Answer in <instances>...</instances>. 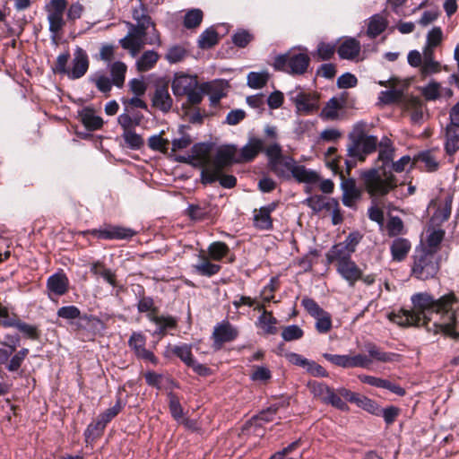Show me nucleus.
<instances>
[{
	"label": "nucleus",
	"mask_w": 459,
	"mask_h": 459,
	"mask_svg": "<svg viewBox=\"0 0 459 459\" xmlns=\"http://www.w3.org/2000/svg\"><path fill=\"white\" fill-rule=\"evenodd\" d=\"M412 310H401L393 313L389 318L401 326H426L428 331L435 333L459 337V315L456 313V303L454 294H448L435 300L427 293H417L411 297Z\"/></svg>",
	"instance_id": "1"
},
{
	"label": "nucleus",
	"mask_w": 459,
	"mask_h": 459,
	"mask_svg": "<svg viewBox=\"0 0 459 459\" xmlns=\"http://www.w3.org/2000/svg\"><path fill=\"white\" fill-rule=\"evenodd\" d=\"M377 146L378 156L377 165L374 168L366 169L361 173V180L366 191L375 197L384 196L397 186V179L390 169L394 160V148L391 140L384 137Z\"/></svg>",
	"instance_id": "2"
},
{
	"label": "nucleus",
	"mask_w": 459,
	"mask_h": 459,
	"mask_svg": "<svg viewBox=\"0 0 459 459\" xmlns=\"http://www.w3.org/2000/svg\"><path fill=\"white\" fill-rule=\"evenodd\" d=\"M132 16L136 24L126 23L128 33L119 39V44L124 49L128 50L132 57H135L145 44L160 46V39L146 6L142 2L133 9Z\"/></svg>",
	"instance_id": "3"
},
{
	"label": "nucleus",
	"mask_w": 459,
	"mask_h": 459,
	"mask_svg": "<svg viewBox=\"0 0 459 459\" xmlns=\"http://www.w3.org/2000/svg\"><path fill=\"white\" fill-rule=\"evenodd\" d=\"M378 144L377 136L369 134L365 122L356 123L348 134L347 159L345 165L350 174L358 162H364L368 155L376 152Z\"/></svg>",
	"instance_id": "4"
},
{
	"label": "nucleus",
	"mask_w": 459,
	"mask_h": 459,
	"mask_svg": "<svg viewBox=\"0 0 459 459\" xmlns=\"http://www.w3.org/2000/svg\"><path fill=\"white\" fill-rule=\"evenodd\" d=\"M237 147L235 145H227L221 148L213 160H211L205 151L203 155L199 157V163L202 165L203 169L201 172V180L203 184H212L217 181L219 174L222 170L236 163Z\"/></svg>",
	"instance_id": "5"
},
{
	"label": "nucleus",
	"mask_w": 459,
	"mask_h": 459,
	"mask_svg": "<svg viewBox=\"0 0 459 459\" xmlns=\"http://www.w3.org/2000/svg\"><path fill=\"white\" fill-rule=\"evenodd\" d=\"M271 170L280 178L293 177L299 182L316 183L319 180L318 174L305 166L298 164L290 156H282L270 166Z\"/></svg>",
	"instance_id": "6"
},
{
	"label": "nucleus",
	"mask_w": 459,
	"mask_h": 459,
	"mask_svg": "<svg viewBox=\"0 0 459 459\" xmlns=\"http://www.w3.org/2000/svg\"><path fill=\"white\" fill-rule=\"evenodd\" d=\"M171 88L177 97L186 96L191 105H198L202 102L201 84L198 83L195 75L178 73L174 75Z\"/></svg>",
	"instance_id": "7"
},
{
	"label": "nucleus",
	"mask_w": 459,
	"mask_h": 459,
	"mask_svg": "<svg viewBox=\"0 0 459 459\" xmlns=\"http://www.w3.org/2000/svg\"><path fill=\"white\" fill-rule=\"evenodd\" d=\"M309 64L310 58L307 53L293 51L277 56L273 66L291 75H301L307 72Z\"/></svg>",
	"instance_id": "8"
},
{
	"label": "nucleus",
	"mask_w": 459,
	"mask_h": 459,
	"mask_svg": "<svg viewBox=\"0 0 459 459\" xmlns=\"http://www.w3.org/2000/svg\"><path fill=\"white\" fill-rule=\"evenodd\" d=\"M439 270L436 254L425 248L417 250L413 256L411 275L419 280L433 278Z\"/></svg>",
	"instance_id": "9"
},
{
	"label": "nucleus",
	"mask_w": 459,
	"mask_h": 459,
	"mask_svg": "<svg viewBox=\"0 0 459 459\" xmlns=\"http://www.w3.org/2000/svg\"><path fill=\"white\" fill-rule=\"evenodd\" d=\"M290 100L295 105L299 115L312 114L319 108L318 97L315 93L307 92L301 88H296L289 92Z\"/></svg>",
	"instance_id": "10"
},
{
	"label": "nucleus",
	"mask_w": 459,
	"mask_h": 459,
	"mask_svg": "<svg viewBox=\"0 0 459 459\" xmlns=\"http://www.w3.org/2000/svg\"><path fill=\"white\" fill-rule=\"evenodd\" d=\"M66 0H50L46 5L48 13V21L49 23V31L55 39L62 30L65 22L64 20V13L66 8Z\"/></svg>",
	"instance_id": "11"
},
{
	"label": "nucleus",
	"mask_w": 459,
	"mask_h": 459,
	"mask_svg": "<svg viewBox=\"0 0 459 459\" xmlns=\"http://www.w3.org/2000/svg\"><path fill=\"white\" fill-rule=\"evenodd\" d=\"M83 234H91L100 239L112 240L129 239L136 234V231L126 227L117 225H107L104 228L84 231Z\"/></svg>",
	"instance_id": "12"
},
{
	"label": "nucleus",
	"mask_w": 459,
	"mask_h": 459,
	"mask_svg": "<svg viewBox=\"0 0 459 459\" xmlns=\"http://www.w3.org/2000/svg\"><path fill=\"white\" fill-rule=\"evenodd\" d=\"M264 141L258 137H250L247 143L239 150H237L236 163L253 161L257 155L264 152Z\"/></svg>",
	"instance_id": "13"
},
{
	"label": "nucleus",
	"mask_w": 459,
	"mask_h": 459,
	"mask_svg": "<svg viewBox=\"0 0 459 459\" xmlns=\"http://www.w3.org/2000/svg\"><path fill=\"white\" fill-rule=\"evenodd\" d=\"M73 56L74 57L71 67H69L68 78L76 80L82 78L87 73L90 62L86 51L81 47L75 48Z\"/></svg>",
	"instance_id": "14"
},
{
	"label": "nucleus",
	"mask_w": 459,
	"mask_h": 459,
	"mask_svg": "<svg viewBox=\"0 0 459 459\" xmlns=\"http://www.w3.org/2000/svg\"><path fill=\"white\" fill-rule=\"evenodd\" d=\"M145 342L146 338L141 333H133L128 340V345L137 358L157 364V358L152 351L145 349Z\"/></svg>",
	"instance_id": "15"
},
{
	"label": "nucleus",
	"mask_w": 459,
	"mask_h": 459,
	"mask_svg": "<svg viewBox=\"0 0 459 459\" xmlns=\"http://www.w3.org/2000/svg\"><path fill=\"white\" fill-rule=\"evenodd\" d=\"M69 288V280L63 272L56 273L50 275L47 280L48 295L60 297L65 295Z\"/></svg>",
	"instance_id": "16"
},
{
	"label": "nucleus",
	"mask_w": 459,
	"mask_h": 459,
	"mask_svg": "<svg viewBox=\"0 0 459 459\" xmlns=\"http://www.w3.org/2000/svg\"><path fill=\"white\" fill-rule=\"evenodd\" d=\"M227 86L228 83L222 80H215L202 83V99L204 98V94H208L211 104L215 106L226 95Z\"/></svg>",
	"instance_id": "17"
},
{
	"label": "nucleus",
	"mask_w": 459,
	"mask_h": 459,
	"mask_svg": "<svg viewBox=\"0 0 459 459\" xmlns=\"http://www.w3.org/2000/svg\"><path fill=\"white\" fill-rule=\"evenodd\" d=\"M238 334V331L236 327L228 321H223L214 327L212 333L214 344L217 348H220L222 343L235 340Z\"/></svg>",
	"instance_id": "18"
},
{
	"label": "nucleus",
	"mask_w": 459,
	"mask_h": 459,
	"mask_svg": "<svg viewBox=\"0 0 459 459\" xmlns=\"http://www.w3.org/2000/svg\"><path fill=\"white\" fill-rule=\"evenodd\" d=\"M336 271L351 287L361 278V269L352 259L336 264Z\"/></svg>",
	"instance_id": "19"
},
{
	"label": "nucleus",
	"mask_w": 459,
	"mask_h": 459,
	"mask_svg": "<svg viewBox=\"0 0 459 459\" xmlns=\"http://www.w3.org/2000/svg\"><path fill=\"white\" fill-rule=\"evenodd\" d=\"M359 379L367 385H369L371 386L378 387V388H384L386 390H389L393 394H395L399 396H403L405 394V390L400 386L399 385H396L394 383L390 382L387 379L368 376V375H359Z\"/></svg>",
	"instance_id": "20"
},
{
	"label": "nucleus",
	"mask_w": 459,
	"mask_h": 459,
	"mask_svg": "<svg viewBox=\"0 0 459 459\" xmlns=\"http://www.w3.org/2000/svg\"><path fill=\"white\" fill-rule=\"evenodd\" d=\"M459 150V124L451 121L446 126L445 151L448 156H453Z\"/></svg>",
	"instance_id": "21"
},
{
	"label": "nucleus",
	"mask_w": 459,
	"mask_h": 459,
	"mask_svg": "<svg viewBox=\"0 0 459 459\" xmlns=\"http://www.w3.org/2000/svg\"><path fill=\"white\" fill-rule=\"evenodd\" d=\"M360 52V43L354 38H346L338 47L337 53L342 59L353 60Z\"/></svg>",
	"instance_id": "22"
},
{
	"label": "nucleus",
	"mask_w": 459,
	"mask_h": 459,
	"mask_svg": "<svg viewBox=\"0 0 459 459\" xmlns=\"http://www.w3.org/2000/svg\"><path fill=\"white\" fill-rule=\"evenodd\" d=\"M152 100V105L162 112L169 111L173 104L169 89L165 85L156 87Z\"/></svg>",
	"instance_id": "23"
},
{
	"label": "nucleus",
	"mask_w": 459,
	"mask_h": 459,
	"mask_svg": "<svg viewBox=\"0 0 459 459\" xmlns=\"http://www.w3.org/2000/svg\"><path fill=\"white\" fill-rule=\"evenodd\" d=\"M442 65L435 60L434 51H423V61L420 67V74L422 78L440 73Z\"/></svg>",
	"instance_id": "24"
},
{
	"label": "nucleus",
	"mask_w": 459,
	"mask_h": 459,
	"mask_svg": "<svg viewBox=\"0 0 459 459\" xmlns=\"http://www.w3.org/2000/svg\"><path fill=\"white\" fill-rule=\"evenodd\" d=\"M411 247V242L407 238H394L390 246L392 259L395 262L403 261L408 255Z\"/></svg>",
	"instance_id": "25"
},
{
	"label": "nucleus",
	"mask_w": 459,
	"mask_h": 459,
	"mask_svg": "<svg viewBox=\"0 0 459 459\" xmlns=\"http://www.w3.org/2000/svg\"><path fill=\"white\" fill-rule=\"evenodd\" d=\"M366 350L372 361L377 360L379 362H394L397 361L400 357L398 354L394 352H386L378 348L376 344L368 342L366 344Z\"/></svg>",
	"instance_id": "26"
},
{
	"label": "nucleus",
	"mask_w": 459,
	"mask_h": 459,
	"mask_svg": "<svg viewBox=\"0 0 459 459\" xmlns=\"http://www.w3.org/2000/svg\"><path fill=\"white\" fill-rule=\"evenodd\" d=\"M351 255L352 253L348 251L341 243H337L329 249L325 256L328 264L335 263L336 264H340L341 263L351 259Z\"/></svg>",
	"instance_id": "27"
},
{
	"label": "nucleus",
	"mask_w": 459,
	"mask_h": 459,
	"mask_svg": "<svg viewBox=\"0 0 459 459\" xmlns=\"http://www.w3.org/2000/svg\"><path fill=\"white\" fill-rule=\"evenodd\" d=\"M341 186L342 189L343 204L348 207L353 206L355 201L359 196V193L356 187L354 180L351 178L342 180Z\"/></svg>",
	"instance_id": "28"
},
{
	"label": "nucleus",
	"mask_w": 459,
	"mask_h": 459,
	"mask_svg": "<svg viewBox=\"0 0 459 459\" xmlns=\"http://www.w3.org/2000/svg\"><path fill=\"white\" fill-rule=\"evenodd\" d=\"M109 73L111 75L110 80L112 81L113 84L121 89L126 81V74L127 71L126 65L122 61H116L113 62L108 65Z\"/></svg>",
	"instance_id": "29"
},
{
	"label": "nucleus",
	"mask_w": 459,
	"mask_h": 459,
	"mask_svg": "<svg viewBox=\"0 0 459 459\" xmlns=\"http://www.w3.org/2000/svg\"><path fill=\"white\" fill-rule=\"evenodd\" d=\"M453 196L447 195L440 201L436 212L432 216L433 223H441L448 220L451 214Z\"/></svg>",
	"instance_id": "30"
},
{
	"label": "nucleus",
	"mask_w": 459,
	"mask_h": 459,
	"mask_svg": "<svg viewBox=\"0 0 459 459\" xmlns=\"http://www.w3.org/2000/svg\"><path fill=\"white\" fill-rule=\"evenodd\" d=\"M89 80L94 83L98 91L103 93L106 97L109 95L112 86L114 85L110 78L102 71H98L92 74Z\"/></svg>",
	"instance_id": "31"
},
{
	"label": "nucleus",
	"mask_w": 459,
	"mask_h": 459,
	"mask_svg": "<svg viewBox=\"0 0 459 459\" xmlns=\"http://www.w3.org/2000/svg\"><path fill=\"white\" fill-rule=\"evenodd\" d=\"M149 320L154 323L158 327L155 330V334H165L168 329L176 327L177 322L172 316H157L155 314L147 315Z\"/></svg>",
	"instance_id": "32"
},
{
	"label": "nucleus",
	"mask_w": 459,
	"mask_h": 459,
	"mask_svg": "<svg viewBox=\"0 0 459 459\" xmlns=\"http://www.w3.org/2000/svg\"><path fill=\"white\" fill-rule=\"evenodd\" d=\"M159 57V54L154 50L144 51L135 62L136 69L139 72L151 70L158 62Z\"/></svg>",
	"instance_id": "33"
},
{
	"label": "nucleus",
	"mask_w": 459,
	"mask_h": 459,
	"mask_svg": "<svg viewBox=\"0 0 459 459\" xmlns=\"http://www.w3.org/2000/svg\"><path fill=\"white\" fill-rule=\"evenodd\" d=\"M445 237V230L442 229H436L434 227H429L427 230V245L428 249L427 251H431L434 254L437 252V250L439 247V245L441 244L442 240Z\"/></svg>",
	"instance_id": "34"
},
{
	"label": "nucleus",
	"mask_w": 459,
	"mask_h": 459,
	"mask_svg": "<svg viewBox=\"0 0 459 459\" xmlns=\"http://www.w3.org/2000/svg\"><path fill=\"white\" fill-rule=\"evenodd\" d=\"M277 319L271 312L264 310L257 320V326L261 328L266 334H275L277 333Z\"/></svg>",
	"instance_id": "35"
},
{
	"label": "nucleus",
	"mask_w": 459,
	"mask_h": 459,
	"mask_svg": "<svg viewBox=\"0 0 459 459\" xmlns=\"http://www.w3.org/2000/svg\"><path fill=\"white\" fill-rule=\"evenodd\" d=\"M407 111L410 113L411 120L413 123H420L424 117L423 103L420 99L411 98L406 104Z\"/></svg>",
	"instance_id": "36"
},
{
	"label": "nucleus",
	"mask_w": 459,
	"mask_h": 459,
	"mask_svg": "<svg viewBox=\"0 0 459 459\" xmlns=\"http://www.w3.org/2000/svg\"><path fill=\"white\" fill-rule=\"evenodd\" d=\"M81 120L86 128L90 130H97L103 125V120L97 116L92 109L84 108L80 114Z\"/></svg>",
	"instance_id": "37"
},
{
	"label": "nucleus",
	"mask_w": 459,
	"mask_h": 459,
	"mask_svg": "<svg viewBox=\"0 0 459 459\" xmlns=\"http://www.w3.org/2000/svg\"><path fill=\"white\" fill-rule=\"evenodd\" d=\"M307 388L315 398L319 399L323 403H325L327 397H329V394L333 389L326 384L317 381H309L307 383Z\"/></svg>",
	"instance_id": "38"
},
{
	"label": "nucleus",
	"mask_w": 459,
	"mask_h": 459,
	"mask_svg": "<svg viewBox=\"0 0 459 459\" xmlns=\"http://www.w3.org/2000/svg\"><path fill=\"white\" fill-rule=\"evenodd\" d=\"M387 22L385 19L379 15L375 14L369 19L367 34L370 38H375L381 34L386 28Z\"/></svg>",
	"instance_id": "39"
},
{
	"label": "nucleus",
	"mask_w": 459,
	"mask_h": 459,
	"mask_svg": "<svg viewBox=\"0 0 459 459\" xmlns=\"http://www.w3.org/2000/svg\"><path fill=\"white\" fill-rule=\"evenodd\" d=\"M194 269L202 276L211 277L220 271L221 265L212 264L206 257H203L199 263L194 265Z\"/></svg>",
	"instance_id": "40"
},
{
	"label": "nucleus",
	"mask_w": 459,
	"mask_h": 459,
	"mask_svg": "<svg viewBox=\"0 0 459 459\" xmlns=\"http://www.w3.org/2000/svg\"><path fill=\"white\" fill-rule=\"evenodd\" d=\"M443 40V31L440 27L432 28L427 34L426 45L423 51H434V48L441 44Z\"/></svg>",
	"instance_id": "41"
},
{
	"label": "nucleus",
	"mask_w": 459,
	"mask_h": 459,
	"mask_svg": "<svg viewBox=\"0 0 459 459\" xmlns=\"http://www.w3.org/2000/svg\"><path fill=\"white\" fill-rule=\"evenodd\" d=\"M91 272L95 275L101 276L111 286H116L115 273L110 269L106 268L102 263H93L91 267Z\"/></svg>",
	"instance_id": "42"
},
{
	"label": "nucleus",
	"mask_w": 459,
	"mask_h": 459,
	"mask_svg": "<svg viewBox=\"0 0 459 459\" xmlns=\"http://www.w3.org/2000/svg\"><path fill=\"white\" fill-rule=\"evenodd\" d=\"M420 92L426 100L432 101L441 96V85L436 81H430L427 85L420 87Z\"/></svg>",
	"instance_id": "43"
},
{
	"label": "nucleus",
	"mask_w": 459,
	"mask_h": 459,
	"mask_svg": "<svg viewBox=\"0 0 459 459\" xmlns=\"http://www.w3.org/2000/svg\"><path fill=\"white\" fill-rule=\"evenodd\" d=\"M269 80V74L263 72H250L247 74V85L252 89L263 88Z\"/></svg>",
	"instance_id": "44"
},
{
	"label": "nucleus",
	"mask_w": 459,
	"mask_h": 459,
	"mask_svg": "<svg viewBox=\"0 0 459 459\" xmlns=\"http://www.w3.org/2000/svg\"><path fill=\"white\" fill-rule=\"evenodd\" d=\"M387 235L389 237H397L405 234L403 222L398 216H391L386 223Z\"/></svg>",
	"instance_id": "45"
},
{
	"label": "nucleus",
	"mask_w": 459,
	"mask_h": 459,
	"mask_svg": "<svg viewBox=\"0 0 459 459\" xmlns=\"http://www.w3.org/2000/svg\"><path fill=\"white\" fill-rule=\"evenodd\" d=\"M191 349V345L186 343L169 347L170 352L178 357L186 366L194 359Z\"/></svg>",
	"instance_id": "46"
},
{
	"label": "nucleus",
	"mask_w": 459,
	"mask_h": 459,
	"mask_svg": "<svg viewBox=\"0 0 459 459\" xmlns=\"http://www.w3.org/2000/svg\"><path fill=\"white\" fill-rule=\"evenodd\" d=\"M218 42V33L214 29L209 28L205 30L198 39V45L201 48H210Z\"/></svg>",
	"instance_id": "47"
},
{
	"label": "nucleus",
	"mask_w": 459,
	"mask_h": 459,
	"mask_svg": "<svg viewBox=\"0 0 459 459\" xmlns=\"http://www.w3.org/2000/svg\"><path fill=\"white\" fill-rule=\"evenodd\" d=\"M418 160L424 164L428 171H435L438 169L437 158L432 151H425L418 155Z\"/></svg>",
	"instance_id": "48"
},
{
	"label": "nucleus",
	"mask_w": 459,
	"mask_h": 459,
	"mask_svg": "<svg viewBox=\"0 0 459 459\" xmlns=\"http://www.w3.org/2000/svg\"><path fill=\"white\" fill-rule=\"evenodd\" d=\"M254 223L260 230H267L273 228L271 216L261 209L254 211Z\"/></svg>",
	"instance_id": "49"
},
{
	"label": "nucleus",
	"mask_w": 459,
	"mask_h": 459,
	"mask_svg": "<svg viewBox=\"0 0 459 459\" xmlns=\"http://www.w3.org/2000/svg\"><path fill=\"white\" fill-rule=\"evenodd\" d=\"M203 20V12L200 9H192L187 12L184 19V26L194 29L200 25Z\"/></svg>",
	"instance_id": "50"
},
{
	"label": "nucleus",
	"mask_w": 459,
	"mask_h": 459,
	"mask_svg": "<svg viewBox=\"0 0 459 459\" xmlns=\"http://www.w3.org/2000/svg\"><path fill=\"white\" fill-rule=\"evenodd\" d=\"M250 378L254 382L267 383L272 378V372L265 366H254Z\"/></svg>",
	"instance_id": "51"
},
{
	"label": "nucleus",
	"mask_w": 459,
	"mask_h": 459,
	"mask_svg": "<svg viewBox=\"0 0 459 459\" xmlns=\"http://www.w3.org/2000/svg\"><path fill=\"white\" fill-rule=\"evenodd\" d=\"M122 137L127 146L133 150H139L143 145V138L134 130L123 132Z\"/></svg>",
	"instance_id": "52"
},
{
	"label": "nucleus",
	"mask_w": 459,
	"mask_h": 459,
	"mask_svg": "<svg viewBox=\"0 0 459 459\" xmlns=\"http://www.w3.org/2000/svg\"><path fill=\"white\" fill-rule=\"evenodd\" d=\"M303 335V330L297 325H288L281 332V337L286 342L299 340Z\"/></svg>",
	"instance_id": "53"
},
{
	"label": "nucleus",
	"mask_w": 459,
	"mask_h": 459,
	"mask_svg": "<svg viewBox=\"0 0 459 459\" xmlns=\"http://www.w3.org/2000/svg\"><path fill=\"white\" fill-rule=\"evenodd\" d=\"M208 252L213 260L220 261L228 254L229 247L223 242H213L210 245Z\"/></svg>",
	"instance_id": "54"
},
{
	"label": "nucleus",
	"mask_w": 459,
	"mask_h": 459,
	"mask_svg": "<svg viewBox=\"0 0 459 459\" xmlns=\"http://www.w3.org/2000/svg\"><path fill=\"white\" fill-rule=\"evenodd\" d=\"M284 406V403L272 404L266 410L261 411L255 418L258 422H270L274 420V415L281 407Z\"/></svg>",
	"instance_id": "55"
},
{
	"label": "nucleus",
	"mask_w": 459,
	"mask_h": 459,
	"mask_svg": "<svg viewBox=\"0 0 459 459\" xmlns=\"http://www.w3.org/2000/svg\"><path fill=\"white\" fill-rule=\"evenodd\" d=\"M304 203L315 212H319L328 207L329 204L323 195H314L307 198Z\"/></svg>",
	"instance_id": "56"
},
{
	"label": "nucleus",
	"mask_w": 459,
	"mask_h": 459,
	"mask_svg": "<svg viewBox=\"0 0 459 459\" xmlns=\"http://www.w3.org/2000/svg\"><path fill=\"white\" fill-rule=\"evenodd\" d=\"M335 52V46L331 43L321 42L318 44L316 52L314 56H317L320 60L330 59Z\"/></svg>",
	"instance_id": "57"
},
{
	"label": "nucleus",
	"mask_w": 459,
	"mask_h": 459,
	"mask_svg": "<svg viewBox=\"0 0 459 459\" xmlns=\"http://www.w3.org/2000/svg\"><path fill=\"white\" fill-rule=\"evenodd\" d=\"M323 357L331 362L332 364L343 368H351V359L350 355H339V354H330L324 353Z\"/></svg>",
	"instance_id": "58"
},
{
	"label": "nucleus",
	"mask_w": 459,
	"mask_h": 459,
	"mask_svg": "<svg viewBox=\"0 0 459 459\" xmlns=\"http://www.w3.org/2000/svg\"><path fill=\"white\" fill-rule=\"evenodd\" d=\"M148 146L152 151L166 152L169 147V141L162 138L160 134H154L148 139Z\"/></svg>",
	"instance_id": "59"
},
{
	"label": "nucleus",
	"mask_w": 459,
	"mask_h": 459,
	"mask_svg": "<svg viewBox=\"0 0 459 459\" xmlns=\"http://www.w3.org/2000/svg\"><path fill=\"white\" fill-rule=\"evenodd\" d=\"M264 152H265L268 158L269 167L273 164L276 160H278L283 155L281 154V147L277 143H273L269 144L266 148L264 147Z\"/></svg>",
	"instance_id": "60"
},
{
	"label": "nucleus",
	"mask_w": 459,
	"mask_h": 459,
	"mask_svg": "<svg viewBox=\"0 0 459 459\" xmlns=\"http://www.w3.org/2000/svg\"><path fill=\"white\" fill-rule=\"evenodd\" d=\"M316 322V329L317 332L321 333H325L330 331L332 327V320L331 316L326 311L324 312V315L314 317Z\"/></svg>",
	"instance_id": "61"
},
{
	"label": "nucleus",
	"mask_w": 459,
	"mask_h": 459,
	"mask_svg": "<svg viewBox=\"0 0 459 459\" xmlns=\"http://www.w3.org/2000/svg\"><path fill=\"white\" fill-rule=\"evenodd\" d=\"M362 236L358 231L351 232L346 238L340 242L344 247L348 249L351 253H354L356 251V247L358 244L360 242Z\"/></svg>",
	"instance_id": "62"
},
{
	"label": "nucleus",
	"mask_w": 459,
	"mask_h": 459,
	"mask_svg": "<svg viewBox=\"0 0 459 459\" xmlns=\"http://www.w3.org/2000/svg\"><path fill=\"white\" fill-rule=\"evenodd\" d=\"M301 304L313 317L324 315L325 310L313 299L304 298Z\"/></svg>",
	"instance_id": "63"
},
{
	"label": "nucleus",
	"mask_w": 459,
	"mask_h": 459,
	"mask_svg": "<svg viewBox=\"0 0 459 459\" xmlns=\"http://www.w3.org/2000/svg\"><path fill=\"white\" fill-rule=\"evenodd\" d=\"M186 56V49L180 46H173L169 48L166 54V59L171 63L180 62Z\"/></svg>",
	"instance_id": "64"
}]
</instances>
